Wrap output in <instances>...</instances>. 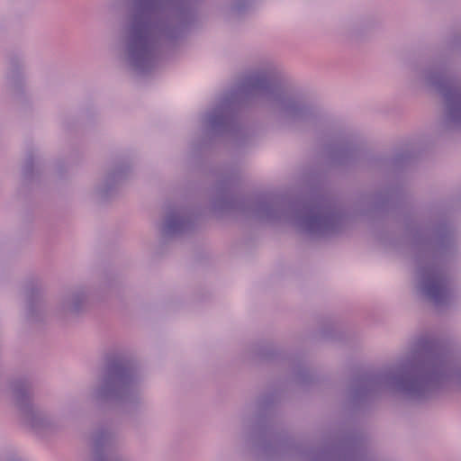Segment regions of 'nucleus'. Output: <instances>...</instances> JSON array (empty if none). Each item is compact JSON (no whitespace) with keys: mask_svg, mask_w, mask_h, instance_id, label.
Masks as SVG:
<instances>
[{"mask_svg":"<svg viewBox=\"0 0 461 461\" xmlns=\"http://www.w3.org/2000/svg\"><path fill=\"white\" fill-rule=\"evenodd\" d=\"M45 158L36 147H28L21 163V185L27 189L40 186L44 171Z\"/></svg>","mask_w":461,"mask_h":461,"instance_id":"17","label":"nucleus"},{"mask_svg":"<svg viewBox=\"0 0 461 461\" xmlns=\"http://www.w3.org/2000/svg\"><path fill=\"white\" fill-rule=\"evenodd\" d=\"M286 361L295 384L301 387H307L315 382L314 373L307 366L303 358L289 357Z\"/></svg>","mask_w":461,"mask_h":461,"instance_id":"21","label":"nucleus"},{"mask_svg":"<svg viewBox=\"0 0 461 461\" xmlns=\"http://www.w3.org/2000/svg\"><path fill=\"white\" fill-rule=\"evenodd\" d=\"M237 179L235 171L217 182L216 194L211 201L214 212H238L245 218L267 222L287 221L300 232L317 239L341 233L348 222L347 209L323 196L289 200L233 194L230 188Z\"/></svg>","mask_w":461,"mask_h":461,"instance_id":"5","label":"nucleus"},{"mask_svg":"<svg viewBox=\"0 0 461 461\" xmlns=\"http://www.w3.org/2000/svg\"><path fill=\"white\" fill-rule=\"evenodd\" d=\"M8 391L11 393L14 405L23 415L35 403H33L32 382L26 376H17L8 381Z\"/></svg>","mask_w":461,"mask_h":461,"instance_id":"19","label":"nucleus"},{"mask_svg":"<svg viewBox=\"0 0 461 461\" xmlns=\"http://www.w3.org/2000/svg\"><path fill=\"white\" fill-rule=\"evenodd\" d=\"M139 361L126 354H113L104 359L88 388L87 399L102 408H119L134 417L143 406Z\"/></svg>","mask_w":461,"mask_h":461,"instance_id":"7","label":"nucleus"},{"mask_svg":"<svg viewBox=\"0 0 461 461\" xmlns=\"http://www.w3.org/2000/svg\"><path fill=\"white\" fill-rule=\"evenodd\" d=\"M258 92L267 95L271 102L272 122L278 129L294 131L326 123L325 113L285 89L276 67L267 63L246 76L236 86L220 95L215 103L200 114L198 130L191 140L192 152L205 151L219 139L238 132L240 128V108L249 104Z\"/></svg>","mask_w":461,"mask_h":461,"instance_id":"1","label":"nucleus"},{"mask_svg":"<svg viewBox=\"0 0 461 461\" xmlns=\"http://www.w3.org/2000/svg\"><path fill=\"white\" fill-rule=\"evenodd\" d=\"M131 173L130 161L125 159L114 161L95 183L92 194L95 201L98 203H105L113 199L117 195L119 187L129 178Z\"/></svg>","mask_w":461,"mask_h":461,"instance_id":"13","label":"nucleus"},{"mask_svg":"<svg viewBox=\"0 0 461 461\" xmlns=\"http://www.w3.org/2000/svg\"><path fill=\"white\" fill-rule=\"evenodd\" d=\"M454 62L450 55H439L427 64H417L413 76L427 88L436 92L441 102L437 131L448 136L461 133V77L451 81L447 77Z\"/></svg>","mask_w":461,"mask_h":461,"instance_id":"9","label":"nucleus"},{"mask_svg":"<svg viewBox=\"0 0 461 461\" xmlns=\"http://www.w3.org/2000/svg\"><path fill=\"white\" fill-rule=\"evenodd\" d=\"M22 417L24 422L36 433L45 437L58 435L65 428L60 418L37 404L29 409Z\"/></svg>","mask_w":461,"mask_h":461,"instance_id":"16","label":"nucleus"},{"mask_svg":"<svg viewBox=\"0 0 461 461\" xmlns=\"http://www.w3.org/2000/svg\"><path fill=\"white\" fill-rule=\"evenodd\" d=\"M23 310L28 322L36 324L44 322L49 316L47 285L38 276L26 280L23 285Z\"/></svg>","mask_w":461,"mask_h":461,"instance_id":"12","label":"nucleus"},{"mask_svg":"<svg viewBox=\"0 0 461 461\" xmlns=\"http://www.w3.org/2000/svg\"><path fill=\"white\" fill-rule=\"evenodd\" d=\"M399 186H389L375 193L361 194L352 208L354 216L375 218L387 212L402 197Z\"/></svg>","mask_w":461,"mask_h":461,"instance_id":"10","label":"nucleus"},{"mask_svg":"<svg viewBox=\"0 0 461 461\" xmlns=\"http://www.w3.org/2000/svg\"><path fill=\"white\" fill-rule=\"evenodd\" d=\"M53 171H54L55 176L58 178L62 179L66 176V173L68 172L67 163L62 159H59L54 164Z\"/></svg>","mask_w":461,"mask_h":461,"instance_id":"26","label":"nucleus"},{"mask_svg":"<svg viewBox=\"0 0 461 461\" xmlns=\"http://www.w3.org/2000/svg\"><path fill=\"white\" fill-rule=\"evenodd\" d=\"M279 390L258 395L246 405L241 429L257 461H386L367 449V436L351 423L332 427L321 449L289 437L277 422Z\"/></svg>","mask_w":461,"mask_h":461,"instance_id":"2","label":"nucleus"},{"mask_svg":"<svg viewBox=\"0 0 461 461\" xmlns=\"http://www.w3.org/2000/svg\"><path fill=\"white\" fill-rule=\"evenodd\" d=\"M5 59L7 90L15 101L23 102L26 98L25 54L21 50L10 49L6 50Z\"/></svg>","mask_w":461,"mask_h":461,"instance_id":"14","label":"nucleus"},{"mask_svg":"<svg viewBox=\"0 0 461 461\" xmlns=\"http://www.w3.org/2000/svg\"><path fill=\"white\" fill-rule=\"evenodd\" d=\"M256 8V0H224L219 7L221 17L227 23L243 22Z\"/></svg>","mask_w":461,"mask_h":461,"instance_id":"20","label":"nucleus"},{"mask_svg":"<svg viewBox=\"0 0 461 461\" xmlns=\"http://www.w3.org/2000/svg\"><path fill=\"white\" fill-rule=\"evenodd\" d=\"M448 42L454 52L461 57V23H455L451 26Z\"/></svg>","mask_w":461,"mask_h":461,"instance_id":"24","label":"nucleus"},{"mask_svg":"<svg viewBox=\"0 0 461 461\" xmlns=\"http://www.w3.org/2000/svg\"><path fill=\"white\" fill-rule=\"evenodd\" d=\"M194 228V217L188 210L183 208L168 210L159 227V246L162 249Z\"/></svg>","mask_w":461,"mask_h":461,"instance_id":"15","label":"nucleus"},{"mask_svg":"<svg viewBox=\"0 0 461 461\" xmlns=\"http://www.w3.org/2000/svg\"><path fill=\"white\" fill-rule=\"evenodd\" d=\"M405 235L415 251L417 293L435 305L446 304L451 295V266L460 254L454 224L435 210L420 222L407 223Z\"/></svg>","mask_w":461,"mask_h":461,"instance_id":"6","label":"nucleus"},{"mask_svg":"<svg viewBox=\"0 0 461 461\" xmlns=\"http://www.w3.org/2000/svg\"><path fill=\"white\" fill-rule=\"evenodd\" d=\"M380 240H381L384 243H385V244H387V243H388V244H390V245H392V246H397V245L399 244L397 241H395V240H392V239H390V238H388V237H385V236H381V237H380Z\"/></svg>","mask_w":461,"mask_h":461,"instance_id":"27","label":"nucleus"},{"mask_svg":"<svg viewBox=\"0 0 461 461\" xmlns=\"http://www.w3.org/2000/svg\"><path fill=\"white\" fill-rule=\"evenodd\" d=\"M117 440V432L107 425L98 426L92 433V461H125L109 451Z\"/></svg>","mask_w":461,"mask_h":461,"instance_id":"18","label":"nucleus"},{"mask_svg":"<svg viewBox=\"0 0 461 461\" xmlns=\"http://www.w3.org/2000/svg\"><path fill=\"white\" fill-rule=\"evenodd\" d=\"M90 291L83 285L62 289L56 300L53 313L60 321L68 322L81 317L86 311Z\"/></svg>","mask_w":461,"mask_h":461,"instance_id":"11","label":"nucleus"},{"mask_svg":"<svg viewBox=\"0 0 461 461\" xmlns=\"http://www.w3.org/2000/svg\"><path fill=\"white\" fill-rule=\"evenodd\" d=\"M380 21L374 15H365L360 17L356 23V31L357 32H370L377 28Z\"/></svg>","mask_w":461,"mask_h":461,"instance_id":"25","label":"nucleus"},{"mask_svg":"<svg viewBox=\"0 0 461 461\" xmlns=\"http://www.w3.org/2000/svg\"><path fill=\"white\" fill-rule=\"evenodd\" d=\"M207 0H120L126 9L124 56L134 70L149 71L162 50L200 25Z\"/></svg>","mask_w":461,"mask_h":461,"instance_id":"4","label":"nucleus"},{"mask_svg":"<svg viewBox=\"0 0 461 461\" xmlns=\"http://www.w3.org/2000/svg\"><path fill=\"white\" fill-rule=\"evenodd\" d=\"M6 461H24V460L17 455H12L6 459Z\"/></svg>","mask_w":461,"mask_h":461,"instance_id":"28","label":"nucleus"},{"mask_svg":"<svg viewBox=\"0 0 461 461\" xmlns=\"http://www.w3.org/2000/svg\"><path fill=\"white\" fill-rule=\"evenodd\" d=\"M320 335L324 339L330 340H341L343 333L338 330L334 321L330 318H323L321 322Z\"/></svg>","mask_w":461,"mask_h":461,"instance_id":"23","label":"nucleus"},{"mask_svg":"<svg viewBox=\"0 0 461 461\" xmlns=\"http://www.w3.org/2000/svg\"><path fill=\"white\" fill-rule=\"evenodd\" d=\"M330 141L323 151L330 166L334 167H363L370 170L401 169L416 156L412 147L399 149L392 158L368 154L357 135L344 126L327 128Z\"/></svg>","mask_w":461,"mask_h":461,"instance_id":"8","label":"nucleus"},{"mask_svg":"<svg viewBox=\"0 0 461 461\" xmlns=\"http://www.w3.org/2000/svg\"><path fill=\"white\" fill-rule=\"evenodd\" d=\"M251 354L263 361H274L283 356L282 348L272 341H261L251 346Z\"/></svg>","mask_w":461,"mask_h":461,"instance_id":"22","label":"nucleus"},{"mask_svg":"<svg viewBox=\"0 0 461 461\" xmlns=\"http://www.w3.org/2000/svg\"><path fill=\"white\" fill-rule=\"evenodd\" d=\"M451 383L461 390V362L453 365L435 341L421 339L393 366L354 375L345 397L353 410L369 407L382 392L411 402H426Z\"/></svg>","mask_w":461,"mask_h":461,"instance_id":"3","label":"nucleus"}]
</instances>
